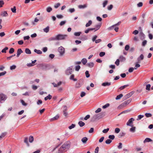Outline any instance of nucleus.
Instances as JSON below:
<instances>
[{"mask_svg":"<svg viewBox=\"0 0 153 153\" xmlns=\"http://www.w3.org/2000/svg\"><path fill=\"white\" fill-rule=\"evenodd\" d=\"M70 146V142L69 141L65 142L59 149L58 153H64L65 152L69 149Z\"/></svg>","mask_w":153,"mask_h":153,"instance_id":"obj_1","label":"nucleus"},{"mask_svg":"<svg viewBox=\"0 0 153 153\" xmlns=\"http://www.w3.org/2000/svg\"><path fill=\"white\" fill-rule=\"evenodd\" d=\"M105 115V112H102L99 114H94L91 118V121L94 122L96 120H99L102 118L104 117Z\"/></svg>","mask_w":153,"mask_h":153,"instance_id":"obj_2","label":"nucleus"},{"mask_svg":"<svg viewBox=\"0 0 153 153\" xmlns=\"http://www.w3.org/2000/svg\"><path fill=\"white\" fill-rule=\"evenodd\" d=\"M57 40H62L65 39L68 37V35L66 34H58L56 35Z\"/></svg>","mask_w":153,"mask_h":153,"instance_id":"obj_3","label":"nucleus"},{"mask_svg":"<svg viewBox=\"0 0 153 153\" xmlns=\"http://www.w3.org/2000/svg\"><path fill=\"white\" fill-rule=\"evenodd\" d=\"M58 51L60 53V56H63L65 53V48L62 46L59 47L58 49Z\"/></svg>","mask_w":153,"mask_h":153,"instance_id":"obj_4","label":"nucleus"},{"mask_svg":"<svg viewBox=\"0 0 153 153\" xmlns=\"http://www.w3.org/2000/svg\"><path fill=\"white\" fill-rule=\"evenodd\" d=\"M97 37V35H95L92 39V41L93 42L95 41L96 43H100L102 41V40L100 39L96 40Z\"/></svg>","mask_w":153,"mask_h":153,"instance_id":"obj_5","label":"nucleus"},{"mask_svg":"<svg viewBox=\"0 0 153 153\" xmlns=\"http://www.w3.org/2000/svg\"><path fill=\"white\" fill-rule=\"evenodd\" d=\"M72 72V66L70 67L68 69H67L65 73L67 75H69L71 74Z\"/></svg>","mask_w":153,"mask_h":153,"instance_id":"obj_6","label":"nucleus"},{"mask_svg":"<svg viewBox=\"0 0 153 153\" xmlns=\"http://www.w3.org/2000/svg\"><path fill=\"white\" fill-rule=\"evenodd\" d=\"M82 85V80H79L76 83L75 87L76 88H80Z\"/></svg>","mask_w":153,"mask_h":153,"instance_id":"obj_7","label":"nucleus"},{"mask_svg":"<svg viewBox=\"0 0 153 153\" xmlns=\"http://www.w3.org/2000/svg\"><path fill=\"white\" fill-rule=\"evenodd\" d=\"M7 98L6 96L3 94H0V102L1 103L2 101H5Z\"/></svg>","mask_w":153,"mask_h":153,"instance_id":"obj_8","label":"nucleus"},{"mask_svg":"<svg viewBox=\"0 0 153 153\" xmlns=\"http://www.w3.org/2000/svg\"><path fill=\"white\" fill-rule=\"evenodd\" d=\"M133 93V91H132L128 94H126L124 97H123V99H124V100H125L128 98L132 95Z\"/></svg>","mask_w":153,"mask_h":153,"instance_id":"obj_9","label":"nucleus"},{"mask_svg":"<svg viewBox=\"0 0 153 153\" xmlns=\"http://www.w3.org/2000/svg\"><path fill=\"white\" fill-rule=\"evenodd\" d=\"M67 106L66 105L64 106L63 113V115L65 117H67L68 115V113L67 112Z\"/></svg>","mask_w":153,"mask_h":153,"instance_id":"obj_10","label":"nucleus"},{"mask_svg":"<svg viewBox=\"0 0 153 153\" xmlns=\"http://www.w3.org/2000/svg\"><path fill=\"white\" fill-rule=\"evenodd\" d=\"M134 119L133 118H131L128 120V121L126 125L127 126L132 127L133 126V125H131V124L132 123L133 121H134Z\"/></svg>","mask_w":153,"mask_h":153,"instance_id":"obj_11","label":"nucleus"},{"mask_svg":"<svg viewBox=\"0 0 153 153\" xmlns=\"http://www.w3.org/2000/svg\"><path fill=\"white\" fill-rule=\"evenodd\" d=\"M144 56L143 54H141L139 57H138L137 60L138 61L137 63H140L141 60H143L144 59Z\"/></svg>","mask_w":153,"mask_h":153,"instance_id":"obj_12","label":"nucleus"},{"mask_svg":"<svg viewBox=\"0 0 153 153\" xmlns=\"http://www.w3.org/2000/svg\"><path fill=\"white\" fill-rule=\"evenodd\" d=\"M121 23V22H120V21L119 22L117 23L116 24L113 25L112 26L109 27L108 28V29L109 30H112L113 29L114 26L119 25Z\"/></svg>","mask_w":153,"mask_h":153,"instance_id":"obj_13","label":"nucleus"},{"mask_svg":"<svg viewBox=\"0 0 153 153\" xmlns=\"http://www.w3.org/2000/svg\"><path fill=\"white\" fill-rule=\"evenodd\" d=\"M128 104L126 101H124L123 103L121 104L120 105L118 106V108H122L125 107L126 105H128Z\"/></svg>","mask_w":153,"mask_h":153,"instance_id":"obj_14","label":"nucleus"},{"mask_svg":"<svg viewBox=\"0 0 153 153\" xmlns=\"http://www.w3.org/2000/svg\"><path fill=\"white\" fill-rule=\"evenodd\" d=\"M62 84V82L61 81H60L58 82L57 84H56L54 82H53L52 83V84L53 85V86L54 87H57L58 86Z\"/></svg>","mask_w":153,"mask_h":153,"instance_id":"obj_15","label":"nucleus"},{"mask_svg":"<svg viewBox=\"0 0 153 153\" xmlns=\"http://www.w3.org/2000/svg\"><path fill=\"white\" fill-rule=\"evenodd\" d=\"M59 114L56 115L55 117H53L51 118L50 120V121H52L54 120H58L59 118Z\"/></svg>","mask_w":153,"mask_h":153,"instance_id":"obj_16","label":"nucleus"},{"mask_svg":"<svg viewBox=\"0 0 153 153\" xmlns=\"http://www.w3.org/2000/svg\"><path fill=\"white\" fill-rule=\"evenodd\" d=\"M128 86H129V85L127 84V85H124L123 86H121L118 89V91H119L120 90H123L125 88H126V87H127Z\"/></svg>","mask_w":153,"mask_h":153,"instance_id":"obj_17","label":"nucleus"},{"mask_svg":"<svg viewBox=\"0 0 153 153\" xmlns=\"http://www.w3.org/2000/svg\"><path fill=\"white\" fill-rule=\"evenodd\" d=\"M23 53V51L21 48H19L18 49L17 51V57H19L20 55Z\"/></svg>","mask_w":153,"mask_h":153,"instance_id":"obj_18","label":"nucleus"},{"mask_svg":"<svg viewBox=\"0 0 153 153\" xmlns=\"http://www.w3.org/2000/svg\"><path fill=\"white\" fill-rule=\"evenodd\" d=\"M86 65L89 68H91L94 67V64L93 62H90L86 64Z\"/></svg>","mask_w":153,"mask_h":153,"instance_id":"obj_19","label":"nucleus"},{"mask_svg":"<svg viewBox=\"0 0 153 153\" xmlns=\"http://www.w3.org/2000/svg\"><path fill=\"white\" fill-rule=\"evenodd\" d=\"M111 85V82H104L102 83V85L103 86H109Z\"/></svg>","mask_w":153,"mask_h":153,"instance_id":"obj_20","label":"nucleus"},{"mask_svg":"<svg viewBox=\"0 0 153 153\" xmlns=\"http://www.w3.org/2000/svg\"><path fill=\"white\" fill-rule=\"evenodd\" d=\"M1 15V16L4 17L7 16L8 15V14L6 11H4L2 12Z\"/></svg>","mask_w":153,"mask_h":153,"instance_id":"obj_21","label":"nucleus"},{"mask_svg":"<svg viewBox=\"0 0 153 153\" xmlns=\"http://www.w3.org/2000/svg\"><path fill=\"white\" fill-rule=\"evenodd\" d=\"M57 40V36H56L55 37H53L49 38L48 39V40L49 41H55Z\"/></svg>","mask_w":153,"mask_h":153,"instance_id":"obj_22","label":"nucleus"},{"mask_svg":"<svg viewBox=\"0 0 153 153\" xmlns=\"http://www.w3.org/2000/svg\"><path fill=\"white\" fill-rule=\"evenodd\" d=\"M152 141V140L151 139L149 138H146L143 141V143H145L146 142H149Z\"/></svg>","mask_w":153,"mask_h":153,"instance_id":"obj_23","label":"nucleus"},{"mask_svg":"<svg viewBox=\"0 0 153 153\" xmlns=\"http://www.w3.org/2000/svg\"><path fill=\"white\" fill-rule=\"evenodd\" d=\"M120 60L121 62H124L126 59V58L123 56H120L119 57Z\"/></svg>","mask_w":153,"mask_h":153,"instance_id":"obj_24","label":"nucleus"},{"mask_svg":"<svg viewBox=\"0 0 153 153\" xmlns=\"http://www.w3.org/2000/svg\"><path fill=\"white\" fill-rule=\"evenodd\" d=\"M87 6L86 4H85L83 5H80L78 6V8L79 9H84L86 8Z\"/></svg>","mask_w":153,"mask_h":153,"instance_id":"obj_25","label":"nucleus"},{"mask_svg":"<svg viewBox=\"0 0 153 153\" xmlns=\"http://www.w3.org/2000/svg\"><path fill=\"white\" fill-rule=\"evenodd\" d=\"M88 140V138L86 137H85L82 139L81 141L83 143H85Z\"/></svg>","mask_w":153,"mask_h":153,"instance_id":"obj_26","label":"nucleus"},{"mask_svg":"<svg viewBox=\"0 0 153 153\" xmlns=\"http://www.w3.org/2000/svg\"><path fill=\"white\" fill-rule=\"evenodd\" d=\"M43 31L46 33H48L49 30V26H48L47 27H46V28L43 29Z\"/></svg>","mask_w":153,"mask_h":153,"instance_id":"obj_27","label":"nucleus"},{"mask_svg":"<svg viewBox=\"0 0 153 153\" xmlns=\"http://www.w3.org/2000/svg\"><path fill=\"white\" fill-rule=\"evenodd\" d=\"M52 98V96L50 94H49L48 96L45 97V100L46 101L48 99L50 100Z\"/></svg>","mask_w":153,"mask_h":153,"instance_id":"obj_28","label":"nucleus"},{"mask_svg":"<svg viewBox=\"0 0 153 153\" xmlns=\"http://www.w3.org/2000/svg\"><path fill=\"white\" fill-rule=\"evenodd\" d=\"M92 24V21L91 20H89L88 23L85 25V26L86 27L90 26Z\"/></svg>","mask_w":153,"mask_h":153,"instance_id":"obj_29","label":"nucleus"},{"mask_svg":"<svg viewBox=\"0 0 153 153\" xmlns=\"http://www.w3.org/2000/svg\"><path fill=\"white\" fill-rule=\"evenodd\" d=\"M34 52L38 54H41L42 53V51L40 50H38L36 49H35L34 50Z\"/></svg>","mask_w":153,"mask_h":153,"instance_id":"obj_30","label":"nucleus"},{"mask_svg":"<svg viewBox=\"0 0 153 153\" xmlns=\"http://www.w3.org/2000/svg\"><path fill=\"white\" fill-rule=\"evenodd\" d=\"M74 74L71 75L70 76V79L71 80H72L74 81H76L77 80V79L76 78H74Z\"/></svg>","mask_w":153,"mask_h":153,"instance_id":"obj_31","label":"nucleus"},{"mask_svg":"<svg viewBox=\"0 0 153 153\" xmlns=\"http://www.w3.org/2000/svg\"><path fill=\"white\" fill-rule=\"evenodd\" d=\"M78 124L80 127H82L85 125V123L82 121H80L78 122Z\"/></svg>","mask_w":153,"mask_h":153,"instance_id":"obj_32","label":"nucleus"},{"mask_svg":"<svg viewBox=\"0 0 153 153\" xmlns=\"http://www.w3.org/2000/svg\"><path fill=\"white\" fill-rule=\"evenodd\" d=\"M81 62L84 65H85L87 62V60L85 58H83L81 60Z\"/></svg>","mask_w":153,"mask_h":153,"instance_id":"obj_33","label":"nucleus"},{"mask_svg":"<svg viewBox=\"0 0 153 153\" xmlns=\"http://www.w3.org/2000/svg\"><path fill=\"white\" fill-rule=\"evenodd\" d=\"M25 52L27 54H30L31 53V51L29 48H26L25 49Z\"/></svg>","mask_w":153,"mask_h":153,"instance_id":"obj_34","label":"nucleus"},{"mask_svg":"<svg viewBox=\"0 0 153 153\" xmlns=\"http://www.w3.org/2000/svg\"><path fill=\"white\" fill-rule=\"evenodd\" d=\"M123 96V95L122 94H120L119 95L117 96L116 97V100H118L120 99Z\"/></svg>","mask_w":153,"mask_h":153,"instance_id":"obj_35","label":"nucleus"},{"mask_svg":"<svg viewBox=\"0 0 153 153\" xmlns=\"http://www.w3.org/2000/svg\"><path fill=\"white\" fill-rule=\"evenodd\" d=\"M46 10L48 12L50 13L52 10V9L50 7H48L46 8Z\"/></svg>","mask_w":153,"mask_h":153,"instance_id":"obj_36","label":"nucleus"},{"mask_svg":"<svg viewBox=\"0 0 153 153\" xmlns=\"http://www.w3.org/2000/svg\"><path fill=\"white\" fill-rule=\"evenodd\" d=\"M34 138L33 136H30L29 138V141L30 143H32L33 141Z\"/></svg>","mask_w":153,"mask_h":153,"instance_id":"obj_37","label":"nucleus"},{"mask_svg":"<svg viewBox=\"0 0 153 153\" xmlns=\"http://www.w3.org/2000/svg\"><path fill=\"white\" fill-rule=\"evenodd\" d=\"M112 142V140L110 139H108L107 140L105 141V143L107 144H110Z\"/></svg>","mask_w":153,"mask_h":153,"instance_id":"obj_38","label":"nucleus"},{"mask_svg":"<svg viewBox=\"0 0 153 153\" xmlns=\"http://www.w3.org/2000/svg\"><path fill=\"white\" fill-rule=\"evenodd\" d=\"M81 33V32H76L74 33V34L76 36H79L80 35Z\"/></svg>","mask_w":153,"mask_h":153,"instance_id":"obj_39","label":"nucleus"},{"mask_svg":"<svg viewBox=\"0 0 153 153\" xmlns=\"http://www.w3.org/2000/svg\"><path fill=\"white\" fill-rule=\"evenodd\" d=\"M11 10L12 12L13 13H16V8L15 6H14L13 8H11Z\"/></svg>","mask_w":153,"mask_h":153,"instance_id":"obj_40","label":"nucleus"},{"mask_svg":"<svg viewBox=\"0 0 153 153\" xmlns=\"http://www.w3.org/2000/svg\"><path fill=\"white\" fill-rule=\"evenodd\" d=\"M134 69L136 70L137 69V68H133L132 67L130 68L128 70V71L130 73H131L133 71Z\"/></svg>","mask_w":153,"mask_h":153,"instance_id":"obj_41","label":"nucleus"},{"mask_svg":"<svg viewBox=\"0 0 153 153\" xmlns=\"http://www.w3.org/2000/svg\"><path fill=\"white\" fill-rule=\"evenodd\" d=\"M8 48L7 47H5L4 49H2L1 51V52L3 53H6V51L8 49Z\"/></svg>","mask_w":153,"mask_h":153,"instance_id":"obj_42","label":"nucleus"},{"mask_svg":"<svg viewBox=\"0 0 153 153\" xmlns=\"http://www.w3.org/2000/svg\"><path fill=\"white\" fill-rule=\"evenodd\" d=\"M144 117V115H139L138 116L137 118V120H138L141 119L142 118H143Z\"/></svg>","mask_w":153,"mask_h":153,"instance_id":"obj_43","label":"nucleus"},{"mask_svg":"<svg viewBox=\"0 0 153 153\" xmlns=\"http://www.w3.org/2000/svg\"><path fill=\"white\" fill-rule=\"evenodd\" d=\"M151 87V85L150 84H148L146 85V89L149 91Z\"/></svg>","mask_w":153,"mask_h":153,"instance_id":"obj_44","label":"nucleus"},{"mask_svg":"<svg viewBox=\"0 0 153 153\" xmlns=\"http://www.w3.org/2000/svg\"><path fill=\"white\" fill-rule=\"evenodd\" d=\"M101 24H98L97 25L95 26V27L96 28H97L96 29H95V31H96L97 30H98L101 27Z\"/></svg>","mask_w":153,"mask_h":153,"instance_id":"obj_45","label":"nucleus"},{"mask_svg":"<svg viewBox=\"0 0 153 153\" xmlns=\"http://www.w3.org/2000/svg\"><path fill=\"white\" fill-rule=\"evenodd\" d=\"M145 115L147 117H151L152 116V114L150 113H146Z\"/></svg>","mask_w":153,"mask_h":153,"instance_id":"obj_46","label":"nucleus"},{"mask_svg":"<svg viewBox=\"0 0 153 153\" xmlns=\"http://www.w3.org/2000/svg\"><path fill=\"white\" fill-rule=\"evenodd\" d=\"M130 131L132 132H134L135 131V127H133L130 129Z\"/></svg>","mask_w":153,"mask_h":153,"instance_id":"obj_47","label":"nucleus"},{"mask_svg":"<svg viewBox=\"0 0 153 153\" xmlns=\"http://www.w3.org/2000/svg\"><path fill=\"white\" fill-rule=\"evenodd\" d=\"M108 138L111 140H113L114 139L115 136L114 135H109L108 136Z\"/></svg>","mask_w":153,"mask_h":153,"instance_id":"obj_48","label":"nucleus"},{"mask_svg":"<svg viewBox=\"0 0 153 153\" xmlns=\"http://www.w3.org/2000/svg\"><path fill=\"white\" fill-rule=\"evenodd\" d=\"M108 1L107 0L105 1L103 3V7H105L108 4Z\"/></svg>","mask_w":153,"mask_h":153,"instance_id":"obj_49","label":"nucleus"},{"mask_svg":"<svg viewBox=\"0 0 153 153\" xmlns=\"http://www.w3.org/2000/svg\"><path fill=\"white\" fill-rule=\"evenodd\" d=\"M14 51V49L13 48H11L10 49V50L9 51V53L10 54H12L13 53Z\"/></svg>","mask_w":153,"mask_h":153,"instance_id":"obj_50","label":"nucleus"},{"mask_svg":"<svg viewBox=\"0 0 153 153\" xmlns=\"http://www.w3.org/2000/svg\"><path fill=\"white\" fill-rule=\"evenodd\" d=\"M147 41L146 40H144L142 43V46L144 47L147 44Z\"/></svg>","mask_w":153,"mask_h":153,"instance_id":"obj_51","label":"nucleus"},{"mask_svg":"<svg viewBox=\"0 0 153 153\" xmlns=\"http://www.w3.org/2000/svg\"><path fill=\"white\" fill-rule=\"evenodd\" d=\"M85 74L86 75V77L87 78H88L90 76V75L89 73V72L88 71H86L85 72Z\"/></svg>","mask_w":153,"mask_h":153,"instance_id":"obj_52","label":"nucleus"},{"mask_svg":"<svg viewBox=\"0 0 153 153\" xmlns=\"http://www.w3.org/2000/svg\"><path fill=\"white\" fill-rule=\"evenodd\" d=\"M68 11L71 13H73L75 11V10L74 8H70L68 10Z\"/></svg>","mask_w":153,"mask_h":153,"instance_id":"obj_53","label":"nucleus"},{"mask_svg":"<svg viewBox=\"0 0 153 153\" xmlns=\"http://www.w3.org/2000/svg\"><path fill=\"white\" fill-rule=\"evenodd\" d=\"M109 105H110L109 103H107L105 105L103 106L102 108L103 109H105L108 107L109 106Z\"/></svg>","mask_w":153,"mask_h":153,"instance_id":"obj_54","label":"nucleus"},{"mask_svg":"<svg viewBox=\"0 0 153 153\" xmlns=\"http://www.w3.org/2000/svg\"><path fill=\"white\" fill-rule=\"evenodd\" d=\"M66 21H62L59 24V25L62 26L65 24Z\"/></svg>","mask_w":153,"mask_h":153,"instance_id":"obj_55","label":"nucleus"},{"mask_svg":"<svg viewBox=\"0 0 153 153\" xmlns=\"http://www.w3.org/2000/svg\"><path fill=\"white\" fill-rule=\"evenodd\" d=\"M16 68V66L15 65H13L10 66V69L11 70H13L15 69Z\"/></svg>","mask_w":153,"mask_h":153,"instance_id":"obj_56","label":"nucleus"},{"mask_svg":"<svg viewBox=\"0 0 153 153\" xmlns=\"http://www.w3.org/2000/svg\"><path fill=\"white\" fill-rule=\"evenodd\" d=\"M21 102L24 106H26L27 105V104L25 102V101L22 100H21Z\"/></svg>","mask_w":153,"mask_h":153,"instance_id":"obj_57","label":"nucleus"},{"mask_svg":"<svg viewBox=\"0 0 153 153\" xmlns=\"http://www.w3.org/2000/svg\"><path fill=\"white\" fill-rule=\"evenodd\" d=\"M120 129L119 128H117L115 129V132L116 133H118L120 131Z\"/></svg>","mask_w":153,"mask_h":153,"instance_id":"obj_58","label":"nucleus"},{"mask_svg":"<svg viewBox=\"0 0 153 153\" xmlns=\"http://www.w3.org/2000/svg\"><path fill=\"white\" fill-rule=\"evenodd\" d=\"M60 5V4L59 3H57L54 5V7L55 8H58Z\"/></svg>","mask_w":153,"mask_h":153,"instance_id":"obj_59","label":"nucleus"},{"mask_svg":"<svg viewBox=\"0 0 153 153\" xmlns=\"http://www.w3.org/2000/svg\"><path fill=\"white\" fill-rule=\"evenodd\" d=\"M80 68V66L79 65H78L75 67V70L76 71H78Z\"/></svg>","mask_w":153,"mask_h":153,"instance_id":"obj_60","label":"nucleus"},{"mask_svg":"<svg viewBox=\"0 0 153 153\" xmlns=\"http://www.w3.org/2000/svg\"><path fill=\"white\" fill-rule=\"evenodd\" d=\"M105 54V52H101L100 53L99 55L100 57H102L104 56Z\"/></svg>","mask_w":153,"mask_h":153,"instance_id":"obj_61","label":"nucleus"},{"mask_svg":"<svg viewBox=\"0 0 153 153\" xmlns=\"http://www.w3.org/2000/svg\"><path fill=\"white\" fill-rule=\"evenodd\" d=\"M75 126V124H72L71 126H69L68 128L69 129H71L74 128Z\"/></svg>","mask_w":153,"mask_h":153,"instance_id":"obj_62","label":"nucleus"},{"mask_svg":"<svg viewBox=\"0 0 153 153\" xmlns=\"http://www.w3.org/2000/svg\"><path fill=\"white\" fill-rule=\"evenodd\" d=\"M4 4V2L3 0H0V7H3V5Z\"/></svg>","mask_w":153,"mask_h":153,"instance_id":"obj_63","label":"nucleus"},{"mask_svg":"<svg viewBox=\"0 0 153 153\" xmlns=\"http://www.w3.org/2000/svg\"><path fill=\"white\" fill-rule=\"evenodd\" d=\"M56 16L58 19H62L63 17V15L61 14L57 15Z\"/></svg>","mask_w":153,"mask_h":153,"instance_id":"obj_64","label":"nucleus"}]
</instances>
